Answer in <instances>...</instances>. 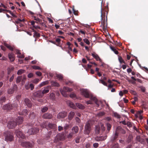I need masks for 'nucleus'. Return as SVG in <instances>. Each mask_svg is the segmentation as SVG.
Listing matches in <instances>:
<instances>
[{"label":"nucleus","instance_id":"f704fd0d","mask_svg":"<svg viewBox=\"0 0 148 148\" xmlns=\"http://www.w3.org/2000/svg\"><path fill=\"white\" fill-rule=\"evenodd\" d=\"M26 79V77L25 75L23 76V77H22V79L21 80V84L22 85H23L24 84Z\"/></svg>","mask_w":148,"mask_h":148},{"label":"nucleus","instance_id":"20e7f679","mask_svg":"<svg viewBox=\"0 0 148 148\" xmlns=\"http://www.w3.org/2000/svg\"><path fill=\"white\" fill-rule=\"evenodd\" d=\"M72 89L69 88L68 87H63V89H61L60 91L62 95L64 97H66L67 95L66 93V92H69L72 91Z\"/></svg>","mask_w":148,"mask_h":148},{"label":"nucleus","instance_id":"a18cd8bd","mask_svg":"<svg viewBox=\"0 0 148 148\" xmlns=\"http://www.w3.org/2000/svg\"><path fill=\"white\" fill-rule=\"evenodd\" d=\"M56 77L59 80L62 79L63 78L61 74L56 75Z\"/></svg>","mask_w":148,"mask_h":148},{"label":"nucleus","instance_id":"4468645a","mask_svg":"<svg viewBox=\"0 0 148 148\" xmlns=\"http://www.w3.org/2000/svg\"><path fill=\"white\" fill-rule=\"evenodd\" d=\"M17 125V123L13 121H10L8 123L7 126L9 128L12 129L14 127Z\"/></svg>","mask_w":148,"mask_h":148},{"label":"nucleus","instance_id":"4d7b16f0","mask_svg":"<svg viewBox=\"0 0 148 148\" xmlns=\"http://www.w3.org/2000/svg\"><path fill=\"white\" fill-rule=\"evenodd\" d=\"M30 88L31 90H33L34 88V85L32 84H29V88Z\"/></svg>","mask_w":148,"mask_h":148},{"label":"nucleus","instance_id":"2f4dec72","mask_svg":"<svg viewBox=\"0 0 148 148\" xmlns=\"http://www.w3.org/2000/svg\"><path fill=\"white\" fill-rule=\"evenodd\" d=\"M27 110L26 109H24L23 110L21 113L20 114V115H27Z\"/></svg>","mask_w":148,"mask_h":148},{"label":"nucleus","instance_id":"e2e57ef3","mask_svg":"<svg viewBox=\"0 0 148 148\" xmlns=\"http://www.w3.org/2000/svg\"><path fill=\"white\" fill-rule=\"evenodd\" d=\"M75 121L77 123H79L80 121V120L79 119L78 117H76L75 119Z\"/></svg>","mask_w":148,"mask_h":148},{"label":"nucleus","instance_id":"393cba45","mask_svg":"<svg viewBox=\"0 0 148 148\" xmlns=\"http://www.w3.org/2000/svg\"><path fill=\"white\" fill-rule=\"evenodd\" d=\"M8 57L11 61H13L15 59L14 54L11 53H10L8 54Z\"/></svg>","mask_w":148,"mask_h":148},{"label":"nucleus","instance_id":"7ed1b4c3","mask_svg":"<svg viewBox=\"0 0 148 148\" xmlns=\"http://www.w3.org/2000/svg\"><path fill=\"white\" fill-rule=\"evenodd\" d=\"M90 123L91 121H89L85 125V128L84 130V134H89L90 133L91 130Z\"/></svg>","mask_w":148,"mask_h":148},{"label":"nucleus","instance_id":"c03bdc74","mask_svg":"<svg viewBox=\"0 0 148 148\" xmlns=\"http://www.w3.org/2000/svg\"><path fill=\"white\" fill-rule=\"evenodd\" d=\"M99 82L101 83L105 86H107V84L103 80H100L99 81Z\"/></svg>","mask_w":148,"mask_h":148},{"label":"nucleus","instance_id":"e433bc0d","mask_svg":"<svg viewBox=\"0 0 148 148\" xmlns=\"http://www.w3.org/2000/svg\"><path fill=\"white\" fill-rule=\"evenodd\" d=\"M114 116L115 117L117 118H120V115L116 112H114Z\"/></svg>","mask_w":148,"mask_h":148},{"label":"nucleus","instance_id":"09e8293b","mask_svg":"<svg viewBox=\"0 0 148 148\" xmlns=\"http://www.w3.org/2000/svg\"><path fill=\"white\" fill-rule=\"evenodd\" d=\"M111 148H119V145L118 144H115L113 145Z\"/></svg>","mask_w":148,"mask_h":148},{"label":"nucleus","instance_id":"6e6d98bb","mask_svg":"<svg viewBox=\"0 0 148 148\" xmlns=\"http://www.w3.org/2000/svg\"><path fill=\"white\" fill-rule=\"evenodd\" d=\"M14 74H13L11 77L9 81L10 82H12L14 78Z\"/></svg>","mask_w":148,"mask_h":148},{"label":"nucleus","instance_id":"c756f323","mask_svg":"<svg viewBox=\"0 0 148 148\" xmlns=\"http://www.w3.org/2000/svg\"><path fill=\"white\" fill-rule=\"evenodd\" d=\"M40 81V80L38 78H35L33 79V80H32V83L34 84H37Z\"/></svg>","mask_w":148,"mask_h":148},{"label":"nucleus","instance_id":"ea45409f","mask_svg":"<svg viewBox=\"0 0 148 148\" xmlns=\"http://www.w3.org/2000/svg\"><path fill=\"white\" fill-rule=\"evenodd\" d=\"M55 95L54 93L52 92L50 95V97L52 99H54L55 98Z\"/></svg>","mask_w":148,"mask_h":148},{"label":"nucleus","instance_id":"0eeeda50","mask_svg":"<svg viewBox=\"0 0 148 148\" xmlns=\"http://www.w3.org/2000/svg\"><path fill=\"white\" fill-rule=\"evenodd\" d=\"M100 127L102 131H104L105 130V128L103 126V125L102 123H101L99 125L96 126L95 132L96 134H98L99 133L100 130Z\"/></svg>","mask_w":148,"mask_h":148},{"label":"nucleus","instance_id":"5fc2aeb1","mask_svg":"<svg viewBox=\"0 0 148 148\" xmlns=\"http://www.w3.org/2000/svg\"><path fill=\"white\" fill-rule=\"evenodd\" d=\"M33 73H29L27 75V77L29 78H31L33 77Z\"/></svg>","mask_w":148,"mask_h":148},{"label":"nucleus","instance_id":"13d9d810","mask_svg":"<svg viewBox=\"0 0 148 148\" xmlns=\"http://www.w3.org/2000/svg\"><path fill=\"white\" fill-rule=\"evenodd\" d=\"M126 125H127L128 126L130 127H131L132 126V124L130 122H127L126 123Z\"/></svg>","mask_w":148,"mask_h":148},{"label":"nucleus","instance_id":"9b49d317","mask_svg":"<svg viewBox=\"0 0 148 148\" xmlns=\"http://www.w3.org/2000/svg\"><path fill=\"white\" fill-rule=\"evenodd\" d=\"M17 88V86L16 84H14L12 88H10L8 90V93L9 94H12L14 92V91L16 90Z\"/></svg>","mask_w":148,"mask_h":148},{"label":"nucleus","instance_id":"1a4fd4ad","mask_svg":"<svg viewBox=\"0 0 148 148\" xmlns=\"http://www.w3.org/2000/svg\"><path fill=\"white\" fill-rule=\"evenodd\" d=\"M15 133L16 136L19 138L23 139L25 138V135L19 130H16L15 132Z\"/></svg>","mask_w":148,"mask_h":148},{"label":"nucleus","instance_id":"39448f33","mask_svg":"<svg viewBox=\"0 0 148 148\" xmlns=\"http://www.w3.org/2000/svg\"><path fill=\"white\" fill-rule=\"evenodd\" d=\"M16 104H5L3 107V108L4 110H8L12 109L13 108L16 107Z\"/></svg>","mask_w":148,"mask_h":148},{"label":"nucleus","instance_id":"680f3d73","mask_svg":"<svg viewBox=\"0 0 148 148\" xmlns=\"http://www.w3.org/2000/svg\"><path fill=\"white\" fill-rule=\"evenodd\" d=\"M36 74L38 76H40L42 75L41 73L39 71H37L36 73Z\"/></svg>","mask_w":148,"mask_h":148},{"label":"nucleus","instance_id":"423d86ee","mask_svg":"<svg viewBox=\"0 0 148 148\" xmlns=\"http://www.w3.org/2000/svg\"><path fill=\"white\" fill-rule=\"evenodd\" d=\"M64 136L63 134H58L56 136L54 142L56 143L59 140H64Z\"/></svg>","mask_w":148,"mask_h":148},{"label":"nucleus","instance_id":"4c0bfd02","mask_svg":"<svg viewBox=\"0 0 148 148\" xmlns=\"http://www.w3.org/2000/svg\"><path fill=\"white\" fill-rule=\"evenodd\" d=\"M24 71H25L24 70L20 69L18 71L17 74L18 75H20L22 73H23Z\"/></svg>","mask_w":148,"mask_h":148},{"label":"nucleus","instance_id":"bf43d9fd","mask_svg":"<svg viewBox=\"0 0 148 148\" xmlns=\"http://www.w3.org/2000/svg\"><path fill=\"white\" fill-rule=\"evenodd\" d=\"M104 113L103 112H100L98 113L97 114V115L99 116H101L104 115Z\"/></svg>","mask_w":148,"mask_h":148},{"label":"nucleus","instance_id":"338daca9","mask_svg":"<svg viewBox=\"0 0 148 148\" xmlns=\"http://www.w3.org/2000/svg\"><path fill=\"white\" fill-rule=\"evenodd\" d=\"M80 137H77L75 140V142L77 143H78L79 142Z\"/></svg>","mask_w":148,"mask_h":148},{"label":"nucleus","instance_id":"4be33fe9","mask_svg":"<svg viewBox=\"0 0 148 148\" xmlns=\"http://www.w3.org/2000/svg\"><path fill=\"white\" fill-rule=\"evenodd\" d=\"M79 128L77 126H75L72 129V132L74 134L77 133L78 131Z\"/></svg>","mask_w":148,"mask_h":148},{"label":"nucleus","instance_id":"9d476101","mask_svg":"<svg viewBox=\"0 0 148 148\" xmlns=\"http://www.w3.org/2000/svg\"><path fill=\"white\" fill-rule=\"evenodd\" d=\"M67 114L66 112L64 111L60 112L57 114V118L59 119L64 118L66 116Z\"/></svg>","mask_w":148,"mask_h":148},{"label":"nucleus","instance_id":"aec40b11","mask_svg":"<svg viewBox=\"0 0 148 148\" xmlns=\"http://www.w3.org/2000/svg\"><path fill=\"white\" fill-rule=\"evenodd\" d=\"M92 55L93 57L96 60L99 61L100 62H101V60L97 54L95 53H92Z\"/></svg>","mask_w":148,"mask_h":148},{"label":"nucleus","instance_id":"69168bd1","mask_svg":"<svg viewBox=\"0 0 148 148\" xmlns=\"http://www.w3.org/2000/svg\"><path fill=\"white\" fill-rule=\"evenodd\" d=\"M99 144L97 143H95L93 144V146L95 148H97L98 147Z\"/></svg>","mask_w":148,"mask_h":148},{"label":"nucleus","instance_id":"37998d69","mask_svg":"<svg viewBox=\"0 0 148 148\" xmlns=\"http://www.w3.org/2000/svg\"><path fill=\"white\" fill-rule=\"evenodd\" d=\"M74 134L72 132L70 133L67 136V137L68 138H71Z\"/></svg>","mask_w":148,"mask_h":148},{"label":"nucleus","instance_id":"a211bd4d","mask_svg":"<svg viewBox=\"0 0 148 148\" xmlns=\"http://www.w3.org/2000/svg\"><path fill=\"white\" fill-rule=\"evenodd\" d=\"M50 87V86H47L44 87V89L42 91L43 95H44V94H46L49 92V88Z\"/></svg>","mask_w":148,"mask_h":148},{"label":"nucleus","instance_id":"f03ea898","mask_svg":"<svg viewBox=\"0 0 148 148\" xmlns=\"http://www.w3.org/2000/svg\"><path fill=\"white\" fill-rule=\"evenodd\" d=\"M4 136L5 137V140L7 141H11L13 139L12 134L10 132L7 131L4 132Z\"/></svg>","mask_w":148,"mask_h":148},{"label":"nucleus","instance_id":"c9c22d12","mask_svg":"<svg viewBox=\"0 0 148 148\" xmlns=\"http://www.w3.org/2000/svg\"><path fill=\"white\" fill-rule=\"evenodd\" d=\"M70 97L73 98V99H77L76 96L74 93L71 94L70 95Z\"/></svg>","mask_w":148,"mask_h":148},{"label":"nucleus","instance_id":"864d4df0","mask_svg":"<svg viewBox=\"0 0 148 148\" xmlns=\"http://www.w3.org/2000/svg\"><path fill=\"white\" fill-rule=\"evenodd\" d=\"M69 127V125L68 124H65L64 126L63 129L65 130H66Z\"/></svg>","mask_w":148,"mask_h":148},{"label":"nucleus","instance_id":"5701e85b","mask_svg":"<svg viewBox=\"0 0 148 148\" xmlns=\"http://www.w3.org/2000/svg\"><path fill=\"white\" fill-rule=\"evenodd\" d=\"M49 83V82L48 81H45L42 82L38 85V87L39 88H41L42 86L48 84Z\"/></svg>","mask_w":148,"mask_h":148},{"label":"nucleus","instance_id":"a19ab883","mask_svg":"<svg viewBox=\"0 0 148 148\" xmlns=\"http://www.w3.org/2000/svg\"><path fill=\"white\" fill-rule=\"evenodd\" d=\"M48 109V108L46 107H44L41 109V111L42 112H44L47 111Z\"/></svg>","mask_w":148,"mask_h":148},{"label":"nucleus","instance_id":"49530a36","mask_svg":"<svg viewBox=\"0 0 148 148\" xmlns=\"http://www.w3.org/2000/svg\"><path fill=\"white\" fill-rule=\"evenodd\" d=\"M139 88L143 92H145V88L142 86H140L139 87Z\"/></svg>","mask_w":148,"mask_h":148},{"label":"nucleus","instance_id":"dca6fc26","mask_svg":"<svg viewBox=\"0 0 148 148\" xmlns=\"http://www.w3.org/2000/svg\"><path fill=\"white\" fill-rule=\"evenodd\" d=\"M34 95L38 97H41L43 96L41 90H38L35 92L34 93Z\"/></svg>","mask_w":148,"mask_h":148},{"label":"nucleus","instance_id":"de8ad7c7","mask_svg":"<svg viewBox=\"0 0 148 148\" xmlns=\"http://www.w3.org/2000/svg\"><path fill=\"white\" fill-rule=\"evenodd\" d=\"M134 101H132V102L133 104H134L135 103L136 101L138 100V98L136 97H134Z\"/></svg>","mask_w":148,"mask_h":148},{"label":"nucleus","instance_id":"58836bf2","mask_svg":"<svg viewBox=\"0 0 148 148\" xmlns=\"http://www.w3.org/2000/svg\"><path fill=\"white\" fill-rule=\"evenodd\" d=\"M32 68L35 70H41V69L39 66H32Z\"/></svg>","mask_w":148,"mask_h":148},{"label":"nucleus","instance_id":"0e129e2a","mask_svg":"<svg viewBox=\"0 0 148 148\" xmlns=\"http://www.w3.org/2000/svg\"><path fill=\"white\" fill-rule=\"evenodd\" d=\"M6 99V98L5 97H2L0 99V100L2 102L4 101Z\"/></svg>","mask_w":148,"mask_h":148},{"label":"nucleus","instance_id":"cd10ccee","mask_svg":"<svg viewBox=\"0 0 148 148\" xmlns=\"http://www.w3.org/2000/svg\"><path fill=\"white\" fill-rule=\"evenodd\" d=\"M4 45L10 50L12 51L13 49V47L10 45L6 43H4Z\"/></svg>","mask_w":148,"mask_h":148},{"label":"nucleus","instance_id":"ddd939ff","mask_svg":"<svg viewBox=\"0 0 148 148\" xmlns=\"http://www.w3.org/2000/svg\"><path fill=\"white\" fill-rule=\"evenodd\" d=\"M21 145L23 147H32L33 144L29 142H23L21 143Z\"/></svg>","mask_w":148,"mask_h":148},{"label":"nucleus","instance_id":"f8f14e48","mask_svg":"<svg viewBox=\"0 0 148 148\" xmlns=\"http://www.w3.org/2000/svg\"><path fill=\"white\" fill-rule=\"evenodd\" d=\"M26 21V20L24 18H23L22 19L21 18H18L15 21V23L17 24H20V26L22 27L23 26V25L22 24L23 23H24Z\"/></svg>","mask_w":148,"mask_h":148},{"label":"nucleus","instance_id":"473e14b6","mask_svg":"<svg viewBox=\"0 0 148 148\" xmlns=\"http://www.w3.org/2000/svg\"><path fill=\"white\" fill-rule=\"evenodd\" d=\"M118 136V134L117 133H116L115 135L111 138V140L112 141H113L114 140L116 139Z\"/></svg>","mask_w":148,"mask_h":148},{"label":"nucleus","instance_id":"7c9ffc66","mask_svg":"<svg viewBox=\"0 0 148 148\" xmlns=\"http://www.w3.org/2000/svg\"><path fill=\"white\" fill-rule=\"evenodd\" d=\"M48 127L49 128L51 129H53L56 126V125L55 124L51 123H49L48 125Z\"/></svg>","mask_w":148,"mask_h":148},{"label":"nucleus","instance_id":"bb28decb","mask_svg":"<svg viewBox=\"0 0 148 148\" xmlns=\"http://www.w3.org/2000/svg\"><path fill=\"white\" fill-rule=\"evenodd\" d=\"M16 121L19 124L21 123L23 121V118L21 116L18 117Z\"/></svg>","mask_w":148,"mask_h":148},{"label":"nucleus","instance_id":"f257e3e1","mask_svg":"<svg viewBox=\"0 0 148 148\" xmlns=\"http://www.w3.org/2000/svg\"><path fill=\"white\" fill-rule=\"evenodd\" d=\"M81 93L82 95L86 98H90V99L94 101L96 104L98 106H99L101 103V101L98 102L96 97H93L91 92L88 89L82 88L80 90Z\"/></svg>","mask_w":148,"mask_h":148},{"label":"nucleus","instance_id":"6e6552de","mask_svg":"<svg viewBox=\"0 0 148 148\" xmlns=\"http://www.w3.org/2000/svg\"><path fill=\"white\" fill-rule=\"evenodd\" d=\"M39 131V130L36 128H29L27 133L29 135L37 133Z\"/></svg>","mask_w":148,"mask_h":148},{"label":"nucleus","instance_id":"052dcab7","mask_svg":"<svg viewBox=\"0 0 148 148\" xmlns=\"http://www.w3.org/2000/svg\"><path fill=\"white\" fill-rule=\"evenodd\" d=\"M63 127L61 126H59L58 127V130L59 131H62L63 129Z\"/></svg>","mask_w":148,"mask_h":148},{"label":"nucleus","instance_id":"3c124183","mask_svg":"<svg viewBox=\"0 0 148 148\" xmlns=\"http://www.w3.org/2000/svg\"><path fill=\"white\" fill-rule=\"evenodd\" d=\"M84 41L86 44L88 45H89L90 44V42L88 39L85 38L84 39Z\"/></svg>","mask_w":148,"mask_h":148},{"label":"nucleus","instance_id":"603ef678","mask_svg":"<svg viewBox=\"0 0 148 148\" xmlns=\"http://www.w3.org/2000/svg\"><path fill=\"white\" fill-rule=\"evenodd\" d=\"M25 88L27 90H28L29 88V85L28 83L26 84L25 85Z\"/></svg>","mask_w":148,"mask_h":148},{"label":"nucleus","instance_id":"a878e982","mask_svg":"<svg viewBox=\"0 0 148 148\" xmlns=\"http://www.w3.org/2000/svg\"><path fill=\"white\" fill-rule=\"evenodd\" d=\"M76 106L79 109H83L85 107L84 106L78 103H76Z\"/></svg>","mask_w":148,"mask_h":148},{"label":"nucleus","instance_id":"412c9836","mask_svg":"<svg viewBox=\"0 0 148 148\" xmlns=\"http://www.w3.org/2000/svg\"><path fill=\"white\" fill-rule=\"evenodd\" d=\"M75 114V113L74 112L72 111L70 112L68 114V119L70 120H72L73 117Z\"/></svg>","mask_w":148,"mask_h":148},{"label":"nucleus","instance_id":"c85d7f7f","mask_svg":"<svg viewBox=\"0 0 148 148\" xmlns=\"http://www.w3.org/2000/svg\"><path fill=\"white\" fill-rule=\"evenodd\" d=\"M22 79V76H19L17 77L16 79V82L17 83H18L20 82Z\"/></svg>","mask_w":148,"mask_h":148},{"label":"nucleus","instance_id":"2eb2a0df","mask_svg":"<svg viewBox=\"0 0 148 148\" xmlns=\"http://www.w3.org/2000/svg\"><path fill=\"white\" fill-rule=\"evenodd\" d=\"M52 117V115L48 113H45L42 116V117L43 118L47 119H51Z\"/></svg>","mask_w":148,"mask_h":148},{"label":"nucleus","instance_id":"774afa93","mask_svg":"<svg viewBox=\"0 0 148 148\" xmlns=\"http://www.w3.org/2000/svg\"><path fill=\"white\" fill-rule=\"evenodd\" d=\"M17 57L19 58H23L24 57V55L22 54L21 55H18L17 56Z\"/></svg>","mask_w":148,"mask_h":148},{"label":"nucleus","instance_id":"6ab92c4d","mask_svg":"<svg viewBox=\"0 0 148 148\" xmlns=\"http://www.w3.org/2000/svg\"><path fill=\"white\" fill-rule=\"evenodd\" d=\"M67 104L71 108L73 109H76V107L74 104L72 102L70 101H67Z\"/></svg>","mask_w":148,"mask_h":148},{"label":"nucleus","instance_id":"79ce46f5","mask_svg":"<svg viewBox=\"0 0 148 148\" xmlns=\"http://www.w3.org/2000/svg\"><path fill=\"white\" fill-rule=\"evenodd\" d=\"M52 85L54 86H59V84L57 82L53 81L52 82Z\"/></svg>","mask_w":148,"mask_h":148},{"label":"nucleus","instance_id":"8fccbe9b","mask_svg":"<svg viewBox=\"0 0 148 148\" xmlns=\"http://www.w3.org/2000/svg\"><path fill=\"white\" fill-rule=\"evenodd\" d=\"M106 126L107 127L108 130V131L110 130L111 127V125L109 123H107L106 124Z\"/></svg>","mask_w":148,"mask_h":148},{"label":"nucleus","instance_id":"72a5a7b5","mask_svg":"<svg viewBox=\"0 0 148 148\" xmlns=\"http://www.w3.org/2000/svg\"><path fill=\"white\" fill-rule=\"evenodd\" d=\"M118 59L119 62L121 63H123L124 64L125 63V62L124 60L122 59V58L121 56H119L118 58Z\"/></svg>","mask_w":148,"mask_h":148},{"label":"nucleus","instance_id":"b1692460","mask_svg":"<svg viewBox=\"0 0 148 148\" xmlns=\"http://www.w3.org/2000/svg\"><path fill=\"white\" fill-rule=\"evenodd\" d=\"M25 102L26 105L29 107L32 106V104L30 101L28 99H25Z\"/></svg>","mask_w":148,"mask_h":148},{"label":"nucleus","instance_id":"f3484780","mask_svg":"<svg viewBox=\"0 0 148 148\" xmlns=\"http://www.w3.org/2000/svg\"><path fill=\"white\" fill-rule=\"evenodd\" d=\"M107 136H97L95 137V140L97 141H100L104 140L107 138Z\"/></svg>","mask_w":148,"mask_h":148}]
</instances>
